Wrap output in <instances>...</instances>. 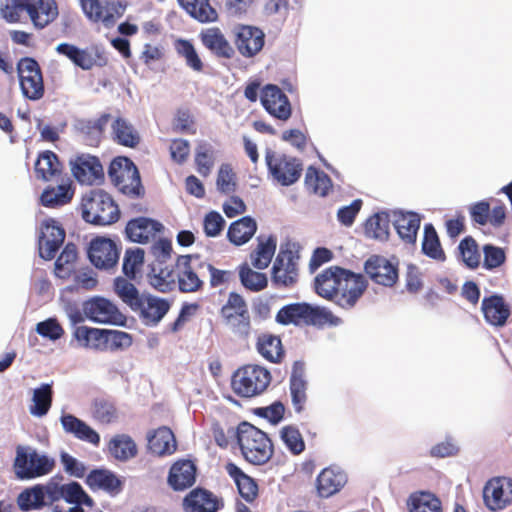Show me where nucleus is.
Wrapping results in <instances>:
<instances>
[{
  "label": "nucleus",
  "mask_w": 512,
  "mask_h": 512,
  "mask_svg": "<svg viewBox=\"0 0 512 512\" xmlns=\"http://www.w3.org/2000/svg\"><path fill=\"white\" fill-rule=\"evenodd\" d=\"M367 280L339 266H330L314 279L315 292L344 309L353 308L367 289Z\"/></svg>",
  "instance_id": "nucleus-1"
},
{
  "label": "nucleus",
  "mask_w": 512,
  "mask_h": 512,
  "mask_svg": "<svg viewBox=\"0 0 512 512\" xmlns=\"http://www.w3.org/2000/svg\"><path fill=\"white\" fill-rule=\"evenodd\" d=\"M114 289L118 297L147 326L157 325L170 310L171 305L168 300L140 293L137 287L125 278H116Z\"/></svg>",
  "instance_id": "nucleus-2"
},
{
  "label": "nucleus",
  "mask_w": 512,
  "mask_h": 512,
  "mask_svg": "<svg viewBox=\"0 0 512 512\" xmlns=\"http://www.w3.org/2000/svg\"><path fill=\"white\" fill-rule=\"evenodd\" d=\"M63 477H52L46 484H36L25 488L17 496V505L23 512L40 510L45 506H51L60 499L66 502H76L80 492L78 482L61 484Z\"/></svg>",
  "instance_id": "nucleus-3"
},
{
  "label": "nucleus",
  "mask_w": 512,
  "mask_h": 512,
  "mask_svg": "<svg viewBox=\"0 0 512 512\" xmlns=\"http://www.w3.org/2000/svg\"><path fill=\"white\" fill-rule=\"evenodd\" d=\"M236 439L244 459L253 465L266 464L274 454L269 436L248 422L238 425Z\"/></svg>",
  "instance_id": "nucleus-4"
},
{
  "label": "nucleus",
  "mask_w": 512,
  "mask_h": 512,
  "mask_svg": "<svg viewBox=\"0 0 512 512\" xmlns=\"http://www.w3.org/2000/svg\"><path fill=\"white\" fill-rule=\"evenodd\" d=\"M275 320L281 325L319 326L337 325L340 319L332 312L308 303H292L283 306L276 314Z\"/></svg>",
  "instance_id": "nucleus-5"
},
{
  "label": "nucleus",
  "mask_w": 512,
  "mask_h": 512,
  "mask_svg": "<svg viewBox=\"0 0 512 512\" xmlns=\"http://www.w3.org/2000/svg\"><path fill=\"white\" fill-rule=\"evenodd\" d=\"M82 217L94 225H111L119 220L120 209L109 193L93 190L82 199Z\"/></svg>",
  "instance_id": "nucleus-6"
},
{
  "label": "nucleus",
  "mask_w": 512,
  "mask_h": 512,
  "mask_svg": "<svg viewBox=\"0 0 512 512\" xmlns=\"http://www.w3.org/2000/svg\"><path fill=\"white\" fill-rule=\"evenodd\" d=\"M272 380L268 369L259 365H245L237 369L231 379L233 392L242 398H252L262 394Z\"/></svg>",
  "instance_id": "nucleus-7"
},
{
  "label": "nucleus",
  "mask_w": 512,
  "mask_h": 512,
  "mask_svg": "<svg viewBox=\"0 0 512 512\" xmlns=\"http://www.w3.org/2000/svg\"><path fill=\"white\" fill-rule=\"evenodd\" d=\"M108 177L112 184L128 197L138 198L145 193L139 171L128 157L114 158L108 168Z\"/></svg>",
  "instance_id": "nucleus-8"
},
{
  "label": "nucleus",
  "mask_w": 512,
  "mask_h": 512,
  "mask_svg": "<svg viewBox=\"0 0 512 512\" xmlns=\"http://www.w3.org/2000/svg\"><path fill=\"white\" fill-rule=\"evenodd\" d=\"M55 460L48 455L40 454L31 447L18 446L13 462V470L17 479L30 480L47 475L53 471Z\"/></svg>",
  "instance_id": "nucleus-9"
},
{
  "label": "nucleus",
  "mask_w": 512,
  "mask_h": 512,
  "mask_svg": "<svg viewBox=\"0 0 512 512\" xmlns=\"http://www.w3.org/2000/svg\"><path fill=\"white\" fill-rule=\"evenodd\" d=\"M300 247L292 242L281 244L273 263L271 277L277 287H293L299 278Z\"/></svg>",
  "instance_id": "nucleus-10"
},
{
  "label": "nucleus",
  "mask_w": 512,
  "mask_h": 512,
  "mask_svg": "<svg viewBox=\"0 0 512 512\" xmlns=\"http://www.w3.org/2000/svg\"><path fill=\"white\" fill-rule=\"evenodd\" d=\"M205 262L199 255H180L177 257V286L183 293L201 291L204 287Z\"/></svg>",
  "instance_id": "nucleus-11"
},
{
  "label": "nucleus",
  "mask_w": 512,
  "mask_h": 512,
  "mask_svg": "<svg viewBox=\"0 0 512 512\" xmlns=\"http://www.w3.org/2000/svg\"><path fill=\"white\" fill-rule=\"evenodd\" d=\"M265 160L271 176L282 186L296 183L302 175L303 164L296 157L268 150Z\"/></svg>",
  "instance_id": "nucleus-12"
},
{
  "label": "nucleus",
  "mask_w": 512,
  "mask_h": 512,
  "mask_svg": "<svg viewBox=\"0 0 512 512\" xmlns=\"http://www.w3.org/2000/svg\"><path fill=\"white\" fill-rule=\"evenodd\" d=\"M220 315L234 333L248 336L251 330V317L248 305L242 295L230 292L226 303L220 309Z\"/></svg>",
  "instance_id": "nucleus-13"
},
{
  "label": "nucleus",
  "mask_w": 512,
  "mask_h": 512,
  "mask_svg": "<svg viewBox=\"0 0 512 512\" xmlns=\"http://www.w3.org/2000/svg\"><path fill=\"white\" fill-rule=\"evenodd\" d=\"M20 88L29 100H39L44 96L45 88L41 68L31 57H24L17 64Z\"/></svg>",
  "instance_id": "nucleus-14"
},
{
  "label": "nucleus",
  "mask_w": 512,
  "mask_h": 512,
  "mask_svg": "<svg viewBox=\"0 0 512 512\" xmlns=\"http://www.w3.org/2000/svg\"><path fill=\"white\" fill-rule=\"evenodd\" d=\"M483 501L490 511H500L512 504V478L498 476L483 487Z\"/></svg>",
  "instance_id": "nucleus-15"
},
{
  "label": "nucleus",
  "mask_w": 512,
  "mask_h": 512,
  "mask_svg": "<svg viewBox=\"0 0 512 512\" xmlns=\"http://www.w3.org/2000/svg\"><path fill=\"white\" fill-rule=\"evenodd\" d=\"M233 42L242 57L252 58L263 49L265 34L255 26L237 25L233 29Z\"/></svg>",
  "instance_id": "nucleus-16"
},
{
  "label": "nucleus",
  "mask_w": 512,
  "mask_h": 512,
  "mask_svg": "<svg viewBox=\"0 0 512 512\" xmlns=\"http://www.w3.org/2000/svg\"><path fill=\"white\" fill-rule=\"evenodd\" d=\"M364 271L377 285L393 287L399 278L398 265L381 255H372L364 263Z\"/></svg>",
  "instance_id": "nucleus-17"
},
{
  "label": "nucleus",
  "mask_w": 512,
  "mask_h": 512,
  "mask_svg": "<svg viewBox=\"0 0 512 512\" xmlns=\"http://www.w3.org/2000/svg\"><path fill=\"white\" fill-rule=\"evenodd\" d=\"M71 172L81 184L93 185L104 179L103 166L98 157L79 154L70 159Z\"/></svg>",
  "instance_id": "nucleus-18"
},
{
  "label": "nucleus",
  "mask_w": 512,
  "mask_h": 512,
  "mask_svg": "<svg viewBox=\"0 0 512 512\" xmlns=\"http://www.w3.org/2000/svg\"><path fill=\"white\" fill-rule=\"evenodd\" d=\"M65 230L54 219L49 218L41 224L38 239L40 257L45 260H52L65 239Z\"/></svg>",
  "instance_id": "nucleus-19"
},
{
  "label": "nucleus",
  "mask_w": 512,
  "mask_h": 512,
  "mask_svg": "<svg viewBox=\"0 0 512 512\" xmlns=\"http://www.w3.org/2000/svg\"><path fill=\"white\" fill-rule=\"evenodd\" d=\"M264 109L274 118L287 121L292 114V107L287 95L274 84L263 87L260 96Z\"/></svg>",
  "instance_id": "nucleus-20"
},
{
  "label": "nucleus",
  "mask_w": 512,
  "mask_h": 512,
  "mask_svg": "<svg viewBox=\"0 0 512 512\" xmlns=\"http://www.w3.org/2000/svg\"><path fill=\"white\" fill-rule=\"evenodd\" d=\"M83 312L89 320L97 323L119 324L123 319L118 307L103 297H93L85 301Z\"/></svg>",
  "instance_id": "nucleus-21"
},
{
  "label": "nucleus",
  "mask_w": 512,
  "mask_h": 512,
  "mask_svg": "<svg viewBox=\"0 0 512 512\" xmlns=\"http://www.w3.org/2000/svg\"><path fill=\"white\" fill-rule=\"evenodd\" d=\"M119 255V248L109 238L97 237L90 242L88 257L96 268H113L118 263Z\"/></svg>",
  "instance_id": "nucleus-22"
},
{
  "label": "nucleus",
  "mask_w": 512,
  "mask_h": 512,
  "mask_svg": "<svg viewBox=\"0 0 512 512\" xmlns=\"http://www.w3.org/2000/svg\"><path fill=\"white\" fill-rule=\"evenodd\" d=\"M56 52L66 56L75 66L83 70H91L93 67H104L108 64V58L103 52L96 51L93 55L86 49H80L70 43H60Z\"/></svg>",
  "instance_id": "nucleus-23"
},
{
  "label": "nucleus",
  "mask_w": 512,
  "mask_h": 512,
  "mask_svg": "<svg viewBox=\"0 0 512 512\" xmlns=\"http://www.w3.org/2000/svg\"><path fill=\"white\" fill-rule=\"evenodd\" d=\"M163 230L164 226L162 223L147 217L131 219L125 227L128 239L142 244L154 241Z\"/></svg>",
  "instance_id": "nucleus-24"
},
{
  "label": "nucleus",
  "mask_w": 512,
  "mask_h": 512,
  "mask_svg": "<svg viewBox=\"0 0 512 512\" xmlns=\"http://www.w3.org/2000/svg\"><path fill=\"white\" fill-rule=\"evenodd\" d=\"M147 280L155 290L169 293L177 286V270L171 264L153 261L149 265Z\"/></svg>",
  "instance_id": "nucleus-25"
},
{
  "label": "nucleus",
  "mask_w": 512,
  "mask_h": 512,
  "mask_svg": "<svg viewBox=\"0 0 512 512\" xmlns=\"http://www.w3.org/2000/svg\"><path fill=\"white\" fill-rule=\"evenodd\" d=\"M199 39L202 45L217 58L232 59L235 56V49L219 27L203 29Z\"/></svg>",
  "instance_id": "nucleus-26"
},
{
  "label": "nucleus",
  "mask_w": 512,
  "mask_h": 512,
  "mask_svg": "<svg viewBox=\"0 0 512 512\" xmlns=\"http://www.w3.org/2000/svg\"><path fill=\"white\" fill-rule=\"evenodd\" d=\"M47 185L39 197V203L46 208H59L70 203L74 196V188L69 178Z\"/></svg>",
  "instance_id": "nucleus-27"
},
{
  "label": "nucleus",
  "mask_w": 512,
  "mask_h": 512,
  "mask_svg": "<svg viewBox=\"0 0 512 512\" xmlns=\"http://www.w3.org/2000/svg\"><path fill=\"white\" fill-rule=\"evenodd\" d=\"M34 171L38 180L49 182H58L62 179H67L63 173V165L59 161L58 156L50 150H45L39 153Z\"/></svg>",
  "instance_id": "nucleus-28"
},
{
  "label": "nucleus",
  "mask_w": 512,
  "mask_h": 512,
  "mask_svg": "<svg viewBox=\"0 0 512 512\" xmlns=\"http://www.w3.org/2000/svg\"><path fill=\"white\" fill-rule=\"evenodd\" d=\"M222 506L217 496L202 488L191 490L183 499L185 512H217Z\"/></svg>",
  "instance_id": "nucleus-29"
},
{
  "label": "nucleus",
  "mask_w": 512,
  "mask_h": 512,
  "mask_svg": "<svg viewBox=\"0 0 512 512\" xmlns=\"http://www.w3.org/2000/svg\"><path fill=\"white\" fill-rule=\"evenodd\" d=\"M469 211L472 221L481 226L489 223L494 228H499L505 223L506 208L504 204L496 205L491 209L490 203L482 200L471 205Z\"/></svg>",
  "instance_id": "nucleus-30"
},
{
  "label": "nucleus",
  "mask_w": 512,
  "mask_h": 512,
  "mask_svg": "<svg viewBox=\"0 0 512 512\" xmlns=\"http://www.w3.org/2000/svg\"><path fill=\"white\" fill-rule=\"evenodd\" d=\"M86 484L92 491H105L114 496L122 491V481L110 470L93 469L86 476Z\"/></svg>",
  "instance_id": "nucleus-31"
},
{
  "label": "nucleus",
  "mask_w": 512,
  "mask_h": 512,
  "mask_svg": "<svg viewBox=\"0 0 512 512\" xmlns=\"http://www.w3.org/2000/svg\"><path fill=\"white\" fill-rule=\"evenodd\" d=\"M481 310L486 322L496 327L504 326L510 316L509 306L501 295L484 297Z\"/></svg>",
  "instance_id": "nucleus-32"
},
{
  "label": "nucleus",
  "mask_w": 512,
  "mask_h": 512,
  "mask_svg": "<svg viewBox=\"0 0 512 512\" xmlns=\"http://www.w3.org/2000/svg\"><path fill=\"white\" fill-rule=\"evenodd\" d=\"M196 481V467L190 460L175 462L169 471L168 483L175 491H183L194 485Z\"/></svg>",
  "instance_id": "nucleus-33"
},
{
  "label": "nucleus",
  "mask_w": 512,
  "mask_h": 512,
  "mask_svg": "<svg viewBox=\"0 0 512 512\" xmlns=\"http://www.w3.org/2000/svg\"><path fill=\"white\" fill-rule=\"evenodd\" d=\"M304 363L296 361L290 376V394L292 404L297 413L304 410L307 402V381L304 379Z\"/></svg>",
  "instance_id": "nucleus-34"
},
{
  "label": "nucleus",
  "mask_w": 512,
  "mask_h": 512,
  "mask_svg": "<svg viewBox=\"0 0 512 512\" xmlns=\"http://www.w3.org/2000/svg\"><path fill=\"white\" fill-rule=\"evenodd\" d=\"M85 17L93 23H102L105 27H111L116 22V17L111 11L109 2L102 0H78Z\"/></svg>",
  "instance_id": "nucleus-35"
},
{
  "label": "nucleus",
  "mask_w": 512,
  "mask_h": 512,
  "mask_svg": "<svg viewBox=\"0 0 512 512\" xmlns=\"http://www.w3.org/2000/svg\"><path fill=\"white\" fill-rule=\"evenodd\" d=\"M60 421L66 433L72 434L77 439L88 442L94 446L100 444L99 434L76 416L64 414L61 416Z\"/></svg>",
  "instance_id": "nucleus-36"
},
{
  "label": "nucleus",
  "mask_w": 512,
  "mask_h": 512,
  "mask_svg": "<svg viewBox=\"0 0 512 512\" xmlns=\"http://www.w3.org/2000/svg\"><path fill=\"white\" fill-rule=\"evenodd\" d=\"M346 480V475L342 471L332 467L325 468L316 480L317 493L322 498H328L339 492Z\"/></svg>",
  "instance_id": "nucleus-37"
},
{
  "label": "nucleus",
  "mask_w": 512,
  "mask_h": 512,
  "mask_svg": "<svg viewBox=\"0 0 512 512\" xmlns=\"http://www.w3.org/2000/svg\"><path fill=\"white\" fill-rule=\"evenodd\" d=\"M112 140L118 145L136 148L141 142L137 129L125 118L117 117L111 124Z\"/></svg>",
  "instance_id": "nucleus-38"
},
{
  "label": "nucleus",
  "mask_w": 512,
  "mask_h": 512,
  "mask_svg": "<svg viewBox=\"0 0 512 512\" xmlns=\"http://www.w3.org/2000/svg\"><path fill=\"white\" fill-rule=\"evenodd\" d=\"M421 219L415 212H395L393 225L399 237L407 244H414L420 228Z\"/></svg>",
  "instance_id": "nucleus-39"
},
{
  "label": "nucleus",
  "mask_w": 512,
  "mask_h": 512,
  "mask_svg": "<svg viewBox=\"0 0 512 512\" xmlns=\"http://www.w3.org/2000/svg\"><path fill=\"white\" fill-rule=\"evenodd\" d=\"M409 512H444L441 499L428 490L412 492L407 499Z\"/></svg>",
  "instance_id": "nucleus-40"
},
{
  "label": "nucleus",
  "mask_w": 512,
  "mask_h": 512,
  "mask_svg": "<svg viewBox=\"0 0 512 512\" xmlns=\"http://www.w3.org/2000/svg\"><path fill=\"white\" fill-rule=\"evenodd\" d=\"M148 449L155 455H171L177 449L172 430L166 426L159 427L148 435Z\"/></svg>",
  "instance_id": "nucleus-41"
},
{
  "label": "nucleus",
  "mask_w": 512,
  "mask_h": 512,
  "mask_svg": "<svg viewBox=\"0 0 512 512\" xmlns=\"http://www.w3.org/2000/svg\"><path fill=\"white\" fill-rule=\"evenodd\" d=\"M258 353L267 361L279 364L285 357V350L281 338L271 333H262L256 342Z\"/></svg>",
  "instance_id": "nucleus-42"
},
{
  "label": "nucleus",
  "mask_w": 512,
  "mask_h": 512,
  "mask_svg": "<svg viewBox=\"0 0 512 512\" xmlns=\"http://www.w3.org/2000/svg\"><path fill=\"white\" fill-rule=\"evenodd\" d=\"M110 118L111 115L109 113H103L97 119L79 121L77 129L88 145H99L103 138L105 127L107 126Z\"/></svg>",
  "instance_id": "nucleus-43"
},
{
  "label": "nucleus",
  "mask_w": 512,
  "mask_h": 512,
  "mask_svg": "<svg viewBox=\"0 0 512 512\" xmlns=\"http://www.w3.org/2000/svg\"><path fill=\"white\" fill-rule=\"evenodd\" d=\"M211 0H178L180 6L200 23H212L218 20L217 10Z\"/></svg>",
  "instance_id": "nucleus-44"
},
{
  "label": "nucleus",
  "mask_w": 512,
  "mask_h": 512,
  "mask_svg": "<svg viewBox=\"0 0 512 512\" xmlns=\"http://www.w3.org/2000/svg\"><path fill=\"white\" fill-rule=\"evenodd\" d=\"M257 230L256 221L250 216L231 223L227 231V237L231 243L240 246L247 243Z\"/></svg>",
  "instance_id": "nucleus-45"
},
{
  "label": "nucleus",
  "mask_w": 512,
  "mask_h": 512,
  "mask_svg": "<svg viewBox=\"0 0 512 512\" xmlns=\"http://www.w3.org/2000/svg\"><path fill=\"white\" fill-rule=\"evenodd\" d=\"M75 339L86 348L107 351L106 329L78 326L74 332Z\"/></svg>",
  "instance_id": "nucleus-46"
},
{
  "label": "nucleus",
  "mask_w": 512,
  "mask_h": 512,
  "mask_svg": "<svg viewBox=\"0 0 512 512\" xmlns=\"http://www.w3.org/2000/svg\"><path fill=\"white\" fill-rule=\"evenodd\" d=\"M390 218L387 212H378L369 217L364 224L368 238L387 241L390 235Z\"/></svg>",
  "instance_id": "nucleus-47"
},
{
  "label": "nucleus",
  "mask_w": 512,
  "mask_h": 512,
  "mask_svg": "<svg viewBox=\"0 0 512 512\" xmlns=\"http://www.w3.org/2000/svg\"><path fill=\"white\" fill-rule=\"evenodd\" d=\"M110 454L117 460L127 461L137 454L134 440L126 434H117L108 443Z\"/></svg>",
  "instance_id": "nucleus-48"
},
{
  "label": "nucleus",
  "mask_w": 512,
  "mask_h": 512,
  "mask_svg": "<svg viewBox=\"0 0 512 512\" xmlns=\"http://www.w3.org/2000/svg\"><path fill=\"white\" fill-rule=\"evenodd\" d=\"M52 400V384H41L33 391L32 405L29 407L30 414L36 417L45 416L51 408Z\"/></svg>",
  "instance_id": "nucleus-49"
},
{
  "label": "nucleus",
  "mask_w": 512,
  "mask_h": 512,
  "mask_svg": "<svg viewBox=\"0 0 512 512\" xmlns=\"http://www.w3.org/2000/svg\"><path fill=\"white\" fill-rule=\"evenodd\" d=\"M304 183L309 191L322 197L326 196L332 187L330 177L314 166L306 169Z\"/></svg>",
  "instance_id": "nucleus-50"
},
{
  "label": "nucleus",
  "mask_w": 512,
  "mask_h": 512,
  "mask_svg": "<svg viewBox=\"0 0 512 512\" xmlns=\"http://www.w3.org/2000/svg\"><path fill=\"white\" fill-rule=\"evenodd\" d=\"M276 238L269 236L266 240L259 238L256 249L251 253V263L257 269H265L271 263L276 251Z\"/></svg>",
  "instance_id": "nucleus-51"
},
{
  "label": "nucleus",
  "mask_w": 512,
  "mask_h": 512,
  "mask_svg": "<svg viewBox=\"0 0 512 512\" xmlns=\"http://www.w3.org/2000/svg\"><path fill=\"white\" fill-rule=\"evenodd\" d=\"M194 161L197 172L202 177L209 176L215 164V150L213 146L206 141H200L195 149Z\"/></svg>",
  "instance_id": "nucleus-52"
},
{
  "label": "nucleus",
  "mask_w": 512,
  "mask_h": 512,
  "mask_svg": "<svg viewBox=\"0 0 512 512\" xmlns=\"http://www.w3.org/2000/svg\"><path fill=\"white\" fill-rule=\"evenodd\" d=\"M144 259L145 252L142 248L135 247L126 249L122 266L125 276L129 279H136L138 276H141Z\"/></svg>",
  "instance_id": "nucleus-53"
},
{
  "label": "nucleus",
  "mask_w": 512,
  "mask_h": 512,
  "mask_svg": "<svg viewBox=\"0 0 512 512\" xmlns=\"http://www.w3.org/2000/svg\"><path fill=\"white\" fill-rule=\"evenodd\" d=\"M174 48L178 56L185 60V63L189 68L195 72L203 71L204 64L190 40L181 38L177 39L174 42Z\"/></svg>",
  "instance_id": "nucleus-54"
},
{
  "label": "nucleus",
  "mask_w": 512,
  "mask_h": 512,
  "mask_svg": "<svg viewBox=\"0 0 512 512\" xmlns=\"http://www.w3.org/2000/svg\"><path fill=\"white\" fill-rule=\"evenodd\" d=\"M239 279L243 287L252 292H259L268 285L265 273L252 270L247 263L239 266Z\"/></svg>",
  "instance_id": "nucleus-55"
},
{
  "label": "nucleus",
  "mask_w": 512,
  "mask_h": 512,
  "mask_svg": "<svg viewBox=\"0 0 512 512\" xmlns=\"http://www.w3.org/2000/svg\"><path fill=\"white\" fill-rule=\"evenodd\" d=\"M422 252L432 259L438 261L445 260V253L441 247L437 232L432 224H426L424 226Z\"/></svg>",
  "instance_id": "nucleus-56"
},
{
  "label": "nucleus",
  "mask_w": 512,
  "mask_h": 512,
  "mask_svg": "<svg viewBox=\"0 0 512 512\" xmlns=\"http://www.w3.org/2000/svg\"><path fill=\"white\" fill-rule=\"evenodd\" d=\"M280 439L292 455H300L305 450V441L299 429L293 425L283 426L279 432Z\"/></svg>",
  "instance_id": "nucleus-57"
},
{
  "label": "nucleus",
  "mask_w": 512,
  "mask_h": 512,
  "mask_svg": "<svg viewBox=\"0 0 512 512\" xmlns=\"http://www.w3.org/2000/svg\"><path fill=\"white\" fill-rule=\"evenodd\" d=\"M458 250L462 261L471 269H475L480 264L479 247L475 239L471 236H466L459 243Z\"/></svg>",
  "instance_id": "nucleus-58"
},
{
  "label": "nucleus",
  "mask_w": 512,
  "mask_h": 512,
  "mask_svg": "<svg viewBox=\"0 0 512 512\" xmlns=\"http://www.w3.org/2000/svg\"><path fill=\"white\" fill-rule=\"evenodd\" d=\"M92 417L102 424H110L117 419V409L111 401L97 398L92 403Z\"/></svg>",
  "instance_id": "nucleus-59"
},
{
  "label": "nucleus",
  "mask_w": 512,
  "mask_h": 512,
  "mask_svg": "<svg viewBox=\"0 0 512 512\" xmlns=\"http://www.w3.org/2000/svg\"><path fill=\"white\" fill-rule=\"evenodd\" d=\"M216 185L217 189L224 194H229L235 191L236 175L230 164H222L220 166Z\"/></svg>",
  "instance_id": "nucleus-60"
},
{
  "label": "nucleus",
  "mask_w": 512,
  "mask_h": 512,
  "mask_svg": "<svg viewBox=\"0 0 512 512\" xmlns=\"http://www.w3.org/2000/svg\"><path fill=\"white\" fill-rule=\"evenodd\" d=\"M484 262L483 266L487 270H493L500 267L506 260L505 252L502 248L487 244L483 247Z\"/></svg>",
  "instance_id": "nucleus-61"
},
{
  "label": "nucleus",
  "mask_w": 512,
  "mask_h": 512,
  "mask_svg": "<svg viewBox=\"0 0 512 512\" xmlns=\"http://www.w3.org/2000/svg\"><path fill=\"white\" fill-rule=\"evenodd\" d=\"M107 351H116L118 349L127 348L132 344V337L124 331L106 330Z\"/></svg>",
  "instance_id": "nucleus-62"
},
{
  "label": "nucleus",
  "mask_w": 512,
  "mask_h": 512,
  "mask_svg": "<svg viewBox=\"0 0 512 512\" xmlns=\"http://www.w3.org/2000/svg\"><path fill=\"white\" fill-rule=\"evenodd\" d=\"M36 331L42 337L50 340H58L64 334V329L56 319L49 318L45 321L39 322L36 325Z\"/></svg>",
  "instance_id": "nucleus-63"
},
{
  "label": "nucleus",
  "mask_w": 512,
  "mask_h": 512,
  "mask_svg": "<svg viewBox=\"0 0 512 512\" xmlns=\"http://www.w3.org/2000/svg\"><path fill=\"white\" fill-rule=\"evenodd\" d=\"M225 226V220L220 213L216 211H210L206 214L203 221V228L206 236L216 237L218 236Z\"/></svg>",
  "instance_id": "nucleus-64"
}]
</instances>
